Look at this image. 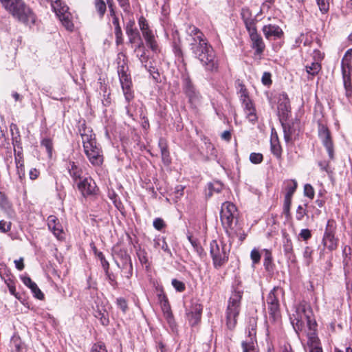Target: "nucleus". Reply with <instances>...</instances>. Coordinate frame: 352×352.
Here are the masks:
<instances>
[{
  "label": "nucleus",
  "instance_id": "nucleus-52",
  "mask_svg": "<svg viewBox=\"0 0 352 352\" xmlns=\"http://www.w3.org/2000/svg\"><path fill=\"white\" fill-rule=\"evenodd\" d=\"M119 3V6L122 8L124 12H130V3L129 0H117Z\"/></svg>",
  "mask_w": 352,
  "mask_h": 352
},
{
  "label": "nucleus",
  "instance_id": "nucleus-34",
  "mask_svg": "<svg viewBox=\"0 0 352 352\" xmlns=\"http://www.w3.org/2000/svg\"><path fill=\"white\" fill-rule=\"evenodd\" d=\"M95 8L99 14L100 17L102 18L107 10V6L104 0H95L94 1Z\"/></svg>",
  "mask_w": 352,
  "mask_h": 352
},
{
  "label": "nucleus",
  "instance_id": "nucleus-32",
  "mask_svg": "<svg viewBox=\"0 0 352 352\" xmlns=\"http://www.w3.org/2000/svg\"><path fill=\"white\" fill-rule=\"evenodd\" d=\"M336 228V223L333 219L328 220L323 237L335 236Z\"/></svg>",
  "mask_w": 352,
  "mask_h": 352
},
{
  "label": "nucleus",
  "instance_id": "nucleus-29",
  "mask_svg": "<svg viewBox=\"0 0 352 352\" xmlns=\"http://www.w3.org/2000/svg\"><path fill=\"white\" fill-rule=\"evenodd\" d=\"M117 256L122 261V267L121 268H127L129 267V271H131L132 269V263L131 260V257L129 254L124 250H120L117 253Z\"/></svg>",
  "mask_w": 352,
  "mask_h": 352
},
{
  "label": "nucleus",
  "instance_id": "nucleus-26",
  "mask_svg": "<svg viewBox=\"0 0 352 352\" xmlns=\"http://www.w3.org/2000/svg\"><path fill=\"white\" fill-rule=\"evenodd\" d=\"M94 315L100 320L103 326H107L109 324V314L105 308L97 306V309L94 310Z\"/></svg>",
  "mask_w": 352,
  "mask_h": 352
},
{
  "label": "nucleus",
  "instance_id": "nucleus-27",
  "mask_svg": "<svg viewBox=\"0 0 352 352\" xmlns=\"http://www.w3.org/2000/svg\"><path fill=\"white\" fill-rule=\"evenodd\" d=\"M153 245L156 249L162 250L169 257L173 256V254L164 237L155 238L153 241Z\"/></svg>",
  "mask_w": 352,
  "mask_h": 352
},
{
  "label": "nucleus",
  "instance_id": "nucleus-10",
  "mask_svg": "<svg viewBox=\"0 0 352 352\" xmlns=\"http://www.w3.org/2000/svg\"><path fill=\"white\" fill-rule=\"evenodd\" d=\"M84 152L87 155L90 163L95 166H99L102 165L103 162V155L102 154V150L99 145L94 144L90 148H85Z\"/></svg>",
  "mask_w": 352,
  "mask_h": 352
},
{
  "label": "nucleus",
  "instance_id": "nucleus-8",
  "mask_svg": "<svg viewBox=\"0 0 352 352\" xmlns=\"http://www.w3.org/2000/svg\"><path fill=\"white\" fill-rule=\"evenodd\" d=\"M236 212V208L232 203L226 201L222 204L220 218L224 228L226 229L232 228Z\"/></svg>",
  "mask_w": 352,
  "mask_h": 352
},
{
  "label": "nucleus",
  "instance_id": "nucleus-53",
  "mask_svg": "<svg viewBox=\"0 0 352 352\" xmlns=\"http://www.w3.org/2000/svg\"><path fill=\"white\" fill-rule=\"evenodd\" d=\"M11 222L6 221L4 220L0 221V231L7 232L10 230Z\"/></svg>",
  "mask_w": 352,
  "mask_h": 352
},
{
  "label": "nucleus",
  "instance_id": "nucleus-33",
  "mask_svg": "<svg viewBox=\"0 0 352 352\" xmlns=\"http://www.w3.org/2000/svg\"><path fill=\"white\" fill-rule=\"evenodd\" d=\"M159 146L160 148L162 160L164 163L168 164L170 162L169 152L167 146L163 140H160Z\"/></svg>",
  "mask_w": 352,
  "mask_h": 352
},
{
  "label": "nucleus",
  "instance_id": "nucleus-49",
  "mask_svg": "<svg viewBox=\"0 0 352 352\" xmlns=\"http://www.w3.org/2000/svg\"><path fill=\"white\" fill-rule=\"evenodd\" d=\"M153 225V227L157 230H162L166 226L164 220L161 218L155 219Z\"/></svg>",
  "mask_w": 352,
  "mask_h": 352
},
{
  "label": "nucleus",
  "instance_id": "nucleus-54",
  "mask_svg": "<svg viewBox=\"0 0 352 352\" xmlns=\"http://www.w3.org/2000/svg\"><path fill=\"white\" fill-rule=\"evenodd\" d=\"M313 251L311 250L309 247H306L305 248V251L303 252V256L306 259V263L309 265L311 261V255Z\"/></svg>",
  "mask_w": 352,
  "mask_h": 352
},
{
  "label": "nucleus",
  "instance_id": "nucleus-50",
  "mask_svg": "<svg viewBox=\"0 0 352 352\" xmlns=\"http://www.w3.org/2000/svg\"><path fill=\"white\" fill-rule=\"evenodd\" d=\"M317 3L322 12H326L329 10L328 0H317Z\"/></svg>",
  "mask_w": 352,
  "mask_h": 352
},
{
  "label": "nucleus",
  "instance_id": "nucleus-39",
  "mask_svg": "<svg viewBox=\"0 0 352 352\" xmlns=\"http://www.w3.org/2000/svg\"><path fill=\"white\" fill-rule=\"evenodd\" d=\"M131 87L132 85H129L126 88L124 87H122L125 100L128 103L130 102L134 98V94Z\"/></svg>",
  "mask_w": 352,
  "mask_h": 352
},
{
  "label": "nucleus",
  "instance_id": "nucleus-17",
  "mask_svg": "<svg viewBox=\"0 0 352 352\" xmlns=\"http://www.w3.org/2000/svg\"><path fill=\"white\" fill-rule=\"evenodd\" d=\"M263 32L267 39H278L284 36L282 29L276 25L269 24L263 27Z\"/></svg>",
  "mask_w": 352,
  "mask_h": 352
},
{
  "label": "nucleus",
  "instance_id": "nucleus-59",
  "mask_svg": "<svg viewBox=\"0 0 352 352\" xmlns=\"http://www.w3.org/2000/svg\"><path fill=\"white\" fill-rule=\"evenodd\" d=\"M112 23L115 27V34H120V32H122V29L119 24V19L117 16L113 17Z\"/></svg>",
  "mask_w": 352,
  "mask_h": 352
},
{
  "label": "nucleus",
  "instance_id": "nucleus-44",
  "mask_svg": "<svg viewBox=\"0 0 352 352\" xmlns=\"http://www.w3.org/2000/svg\"><path fill=\"white\" fill-rule=\"evenodd\" d=\"M256 321L254 318H252L249 320L248 332L249 336H254L256 334Z\"/></svg>",
  "mask_w": 352,
  "mask_h": 352
},
{
  "label": "nucleus",
  "instance_id": "nucleus-19",
  "mask_svg": "<svg viewBox=\"0 0 352 352\" xmlns=\"http://www.w3.org/2000/svg\"><path fill=\"white\" fill-rule=\"evenodd\" d=\"M241 19L248 30L256 28V19L252 16V13L248 8H243L241 11Z\"/></svg>",
  "mask_w": 352,
  "mask_h": 352
},
{
  "label": "nucleus",
  "instance_id": "nucleus-13",
  "mask_svg": "<svg viewBox=\"0 0 352 352\" xmlns=\"http://www.w3.org/2000/svg\"><path fill=\"white\" fill-rule=\"evenodd\" d=\"M79 133L82 138L83 148H89L93 145L96 144V140L95 138V134L93 133L92 130L87 127L85 124H82L79 128Z\"/></svg>",
  "mask_w": 352,
  "mask_h": 352
},
{
  "label": "nucleus",
  "instance_id": "nucleus-45",
  "mask_svg": "<svg viewBox=\"0 0 352 352\" xmlns=\"http://www.w3.org/2000/svg\"><path fill=\"white\" fill-rule=\"evenodd\" d=\"M117 306L122 311L123 313H126L128 309L127 302L124 298H118L116 300Z\"/></svg>",
  "mask_w": 352,
  "mask_h": 352
},
{
  "label": "nucleus",
  "instance_id": "nucleus-37",
  "mask_svg": "<svg viewBox=\"0 0 352 352\" xmlns=\"http://www.w3.org/2000/svg\"><path fill=\"white\" fill-rule=\"evenodd\" d=\"M17 174L20 179H22L25 177V167H24V160L23 159L16 160H15Z\"/></svg>",
  "mask_w": 352,
  "mask_h": 352
},
{
  "label": "nucleus",
  "instance_id": "nucleus-40",
  "mask_svg": "<svg viewBox=\"0 0 352 352\" xmlns=\"http://www.w3.org/2000/svg\"><path fill=\"white\" fill-rule=\"evenodd\" d=\"M250 160L252 164H258L263 160V156L260 153H252L250 155Z\"/></svg>",
  "mask_w": 352,
  "mask_h": 352
},
{
  "label": "nucleus",
  "instance_id": "nucleus-58",
  "mask_svg": "<svg viewBox=\"0 0 352 352\" xmlns=\"http://www.w3.org/2000/svg\"><path fill=\"white\" fill-rule=\"evenodd\" d=\"M261 81L265 85H270L272 83L271 74L269 72H264L261 78Z\"/></svg>",
  "mask_w": 352,
  "mask_h": 352
},
{
  "label": "nucleus",
  "instance_id": "nucleus-18",
  "mask_svg": "<svg viewBox=\"0 0 352 352\" xmlns=\"http://www.w3.org/2000/svg\"><path fill=\"white\" fill-rule=\"evenodd\" d=\"M286 97L283 95L278 102L277 111L278 116L283 127L284 138H286Z\"/></svg>",
  "mask_w": 352,
  "mask_h": 352
},
{
  "label": "nucleus",
  "instance_id": "nucleus-62",
  "mask_svg": "<svg viewBox=\"0 0 352 352\" xmlns=\"http://www.w3.org/2000/svg\"><path fill=\"white\" fill-rule=\"evenodd\" d=\"M300 236L303 240H307L311 236V231L309 229H302L300 231Z\"/></svg>",
  "mask_w": 352,
  "mask_h": 352
},
{
  "label": "nucleus",
  "instance_id": "nucleus-57",
  "mask_svg": "<svg viewBox=\"0 0 352 352\" xmlns=\"http://www.w3.org/2000/svg\"><path fill=\"white\" fill-rule=\"evenodd\" d=\"M138 256L139 260L141 263H142V264L148 263V261L146 252L144 250H140V252H138Z\"/></svg>",
  "mask_w": 352,
  "mask_h": 352
},
{
  "label": "nucleus",
  "instance_id": "nucleus-43",
  "mask_svg": "<svg viewBox=\"0 0 352 352\" xmlns=\"http://www.w3.org/2000/svg\"><path fill=\"white\" fill-rule=\"evenodd\" d=\"M12 144L14 148H21V138L19 132L12 133Z\"/></svg>",
  "mask_w": 352,
  "mask_h": 352
},
{
  "label": "nucleus",
  "instance_id": "nucleus-38",
  "mask_svg": "<svg viewBox=\"0 0 352 352\" xmlns=\"http://www.w3.org/2000/svg\"><path fill=\"white\" fill-rule=\"evenodd\" d=\"M320 65L318 63H312L310 65L306 66V71L309 74L314 76L320 70Z\"/></svg>",
  "mask_w": 352,
  "mask_h": 352
},
{
  "label": "nucleus",
  "instance_id": "nucleus-42",
  "mask_svg": "<svg viewBox=\"0 0 352 352\" xmlns=\"http://www.w3.org/2000/svg\"><path fill=\"white\" fill-rule=\"evenodd\" d=\"M41 146H44L46 148L47 152L49 155H52V141L50 138H45L41 141Z\"/></svg>",
  "mask_w": 352,
  "mask_h": 352
},
{
  "label": "nucleus",
  "instance_id": "nucleus-30",
  "mask_svg": "<svg viewBox=\"0 0 352 352\" xmlns=\"http://www.w3.org/2000/svg\"><path fill=\"white\" fill-rule=\"evenodd\" d=\"M241 100L244 107V111H253L255 109L252 100L250 99L248 93L245 90L241 91Z\"/></svg>",
  "mask_w": 352,
  "mask_h": 352
},
{
  "label": "nucleus",
  "instance_id": "nucleus-9",
  "mask_svg": "<svg viewBox=\"0 0 352 352\" xmlns=\"http://www.w3.org/2000/svg\"><path fill=\"white\" fill-rule=\"evenodd\" d=\"M290 320L296 332L301 329L305 321L309 322V316L305 305L299 304L296 306L295 313L292 314Z\"/></svg>",
  "mask_w": 352,
  "mask_h": 352
},
{
  "label": "nucleus",
  "instance_id": "nucleus-41",
  "mask_svg": "<svg viewBox=\"0 0 352 352\" xmlns=\"http://www.w3.org/2000/svg\"><path fill=\"white\" fill-rule=\"evenodd\" d=\"M172 285L175 289L177 292H182L185 290L186 286L185 284L177 279L172 280Z\"/></svg>",
  "mask_w": 352,
  "mask_h": 352
},
{
  "label": "nucleus",
  "instance_id": "nucleus-35",
  "mask_svg": "<svg viewBox=\"0 0 352 352\" xmlns=\"http://www.w3.org/2000/svg\"><path fill=\"white\" fill-rule=\"evenodd\" d=\"M11 208V204L4 192L0 191V208L4 210H8Z\"/></svg>",
  "mask_w": 352,
  "mask_h": 352
},
{
  "label": "nucleus",
  "instance_id": "nucleus-64",
  "mask_svg": "<svg viewBox=\"0 0 352 352\" xmlns=\"http://www.w3.org/2000/svg\"><path fill=\"white\" fill-rule=\"evenodd\" d=\"M222 189V185L220 183H214L210 186V190L211 192H220Z\"/></svg>",
  "mask_w": 352,
  "mask_h": 352
},
{
  "label": "nucleus",
  "instance_id": "nucleus-20",
  "mask_svg": "<svg viewBox=\"0 0 352 352\" xmlns=\"http://www.w3.org/2000/svg\"><path fill=\"white\" fill-rule=\"evenodd\" d=\"M307 346L309 352H323L319 338L315 331L310 330L307 333Z\"/></svg>",
  "mask_w": 352,
  "mask_h": 352
},
{
  "label": "nucleus",
  "instance_id": "nucleus-51",
  "mask_svg": "<svg viewBox=\"0 0 352 352\" xmlns=\"http://www.w3.org/2000/svg\"><path fill=\"white\" fill-rule=\"evenodd\" d=\"M246 114V118L249 120L250 122L252 123H255L257 121V116L256 114V110L253 109V111H245Z\"/></svg>",
  "mask_w": 352,
  "mask_h": 352
},
{
  "label": "nucleus",
  "instance_id": "nucleus-12",
  "mask_svg": "<svg viewBox=\"0 0 352 352\" xmlns=\"http://www.w3.org/2000/svg\"><path fill=\"white\" fill-rule=\"evenodd\" d=\"M318 135L323 145L325 146L331 160L334 157L333 145L329 129L324 125H320L318 129Z\"/></svg>",
  "mask_w": 352,
  "mask_h": 352
},
{
  "label": "nucleus",
  "instance_id": "nucleus-5",
  "mask_svg": "<svg viewBox=\"0 0 352 352\" xmlns=\"http://www.w3.org/2000/svg\"><path fill=\"white\" fill-rule=\"evenodd\" d=\"M51 6L65 28L68 31H73L74 25L72 22V16L69 12L68 6L60 0L52 1Z\"/></svg>",
  "mask_w": 352,
  "mask_h": 352
},
{
  "label": "nucleus",
  "instance_id": "nucleus-2",
  "mask_svg": "<svg viewBox=\"0 0 352 352\" xmlns=\"http://www.w3.org/2000/svg\"><path fill=\"white\" fill-rule=\"evenodd\" d=\"M2 6L20 21L26 25L35 22V16L32 10L25 6L21 0H0Z\"/></svg>",
  "mask_w": 352,
  "mask_h": 352
},
{
  "label": "nucleus",
  "instance_id": "nucleus-23",
  "mask_svg": "<svg viewBox=\"0 0 352 352\" xmlns=\"http://www.w3.org/2000/svg\"><path fill=\"white\" fill-rule=\"evenodd\" d=\"M351 50H348L343 59H342V75H343V78H344V86L346 87V89H347V82H346V76L347 75L349 74L350 72V65H349V60L351 58Z\"/></svg>",
  "mask_w": 352,
  "mask_h": 352
},
{
  "label": "nucleus",
  "instance_id": "nucleus-11",
  "mask_svg": "<svg viewBox=\"0 0 352 352\" xmlns=\"http://www.w3.org/2000/svg\"><path fill=\"white\" fill-rule=\"evenodd\" d=\"M202 305L197 301H191L190 307L186 310V315L191 326L197 324L201 317Z\"/></svg>",
  "mask_w": 352,
  "mask_h": 352
},
{
  "label": "nucleus",
  "instance_id": "nucleus-31",
  "mask_svg": "<svg viewBox=\"0 0 352 352\" xmlns=\"http://www.w3.org/2000/svg\"><path fill=\"white\" fill-rule=\"evenodd\" d=\"M322 243L329 250L333 251L338 248V239L335 236L323 237Z\"/></svg>",
  "mask_w": 352,
  "mask_h": 352
},
{
  "label": "nucleus",
  "instance_id": "nucleus-61",
  "mask_svg": "<svg viewBox=\"0 0 352 352\" xmlns=\"http://www.w3.org/2000/svg\"><path fill=\"white\" fill-rule=\"evenodd\" d=\"M98 257L100 258V259L101 261V263H102L103 268L107 272L108 270H109V264L108 261L105 259V258L102 252L99 253Z\"/></svg>",
  "mask_w": 352,
  "mask_h": 352
},
{
  "label": "nucleus",
  "instance_id": "nucleus-6",
  "mask_svg": "<svg viewBox=\"0 0 352 352\" xmlns=\"http://www.w3.org/2000/svg\"><path fill=\"white\" fill-rule=\"evenodd\" d=\"M183 90L190 107L197 109L202 104V96L189 77L184 78Z\"/></svg>",
  "mask_w": 352,
  "mask_h": 352
},
{
  "label": "nucleus",
  "instance_id": "nucleus-3",
  "mask_svg": "<svg viewBox=\"0 0 352 352\" xmlns=\"http://www.w3.org/2000/svg\"><path fill=\"white\" fill-rule=\"evenodd\" d=\"M230 248L223 241L212 240L210 243V254L214 267L219 270L228 261Z\"/></svg>",
  "mask_w": 352,
  "mask_h": 352
},
{
  "label": "nucleus",
  "instance_id": "nucleus-28",
  "mask_svg": "<svg viewBox=\"0 0 352 352\" xmlns=\"http://www.w3.org/2000/svg\"><path fill=\"white\" fill-rule=\"evenodd\" d=\"M67 169L69 175L74 181H77L80 178L82 170L78 167L74 162L69 161L67 164Z\"/></svg>",
  "mask_w": 352,
  "mask_h": 352
},
{
  "label": "nucleus",
  "instance_id": "nucleus-15",
  "mask_svg": "<svg viewBox=\"0 0 352 352\" xmlns=\"http://www.w3.org/2000/svg\"><path fill=\"white\" fill-rule=\"evenodd\" d=\"M248 32L252 41V48L256 50V54H261L264 51L265 45L262 37L258 34L256 28H253L252 30H248Z\"/></svg>",
  "mask_w": 352,
  "mask_h": 352
},
{
  "label": "nucleus",
  "instance_id": "nucleus-25",
  "mask_svg": "<svg viewBox=\"0 0 352 352\" xmlns=\"http://www.w3.org/2000/svg\"><path fill=\"white\" fill-rule=\"evenodd\" d=\"M125 66L121 65L118 67L119 79L122 87L126 88L129 85H132L131 78L125 69Z\"/></svg>",
  "mask_w": 352,
  "mask_h": 352
},
{
  "label": "nucleus",
  "instance_id": "nucleus-22",
  "mask_svg": "<svg viewBox=\"0 0 352 352\" xmlns=\"http://www.w3.org/2000/svg\"><path fill=\"white\" fill-rule=\"evenodd\" d=\"M22 282L23 284L31 289V292L34 294V296L39 300L44 298V294L38 287L37 285L28 276L21 277Z\"/></svg>",
  "mask_w": 352,
  "mask_h": 352
},
{
  "label": "nucleus",
  "instance_id": "nucleus-36",
  "mask_svg": "<svg viewBox=\"0 0 352 352\" xmlns=\"http://www.w3.org/2000/svg\"><path fill=\"white\" fill-rule=\"evenodd\" d=\"M269 312L270 316L272 318L274 321H276L279 318L278 312V303H274L268 306Z\"/></svg>",
  "mask_w": 352,
  "mask_h": 352
},
{
  "label": "nucleus",
  "instance_id": "nucleus-60",
  "mask_svg": "<svg viewBox=\"0 0 352 352\" xmlns=\"http://www.w3.org/2000/svg\"><path fill=\"white\" fill-rule=\"evenodd\" d=\"M296 131H299V122H296L294 124L293 129L291 127L287 128V142H289V135H292L293 133H295Z\"/></svg>",
  "mask_w": 352,
  "mask_h": 352
},
{
  "label": "nucleus",
  "instance_id": "nucleus-1",
  "mask_svg": "<svg viewBox=\"0 0 352 352\" xmlns=\"http://www.w3.org/2000/svg\"><path fill=\"white\" fill-rule=\"evenodd\" d=\"M186 33L190 38L189 45L194 56L199 60L206 71L217 72L219 60L212 47L208 43L203 32L195 25H188Z\"/></svg>",
  "mask_w": 352,
  "mask_h": 352
},
{
  "label": "nucleus",
  "instance_id": "nucleus-7",
  "mask_svg": "<svg viewBox=\"0 0 352 352\" xmlns=\"http://www.w3.org/2000/svg\"><path fill=\"white\" fill-rule=\"evenodd\" d=\"M138 24L146 45L153 52H157L159 50L158 45L147 21L144 16H140L138 19Z\"/></svg>",
  "mask_w": 352,
  "mask_h": 352
},
{
  "label": "nucleus",
  "instance_id": "nucleus-47",
  "mask_svg": "<svg viewBox=\"0 0 352 352\" xmlns=\"http://www.w3.org/2000/svg\"><path fill=\"white\" fill-rule=\"evenodd\" d=\"M304 194L306 197L313 199L314 197V190L311 185L305 184L304 187Z\"/></svg>",
  "mask_w": 352,
  "mask_h": 352
},
{
  "label": "nucleus",
  "instance_id": "nucleus-56",
  "mask_svg": "<svg viewBox=\"0 0 352 352\" xmlns=\"http://www.w3.org/2000/svg\"><path fill=\"white\" fill-rule=\"evenodd\" d=\"M138 56L139 58L140 61L141 62L142 65L147 69V61H148V56L146 54V52L144 50H142L141 54H138Z\"/></svg>",
  "mask_w": 352,
  "mask_h": 352
},
{
  "label": "nucleus",
  "instance_id": "nucleus-4",
  "mask_svg": "<svg viewBox=\"0 0 352 352\" xmlns=\"http://www.w3.org/2000/svg\"><path fill=\"white\" fill-rule=\"evenodd\" d=\"M242 296V291L235 289L230 297L226 309V325L230 330L234 329L236 325Z\"/></svg>",
  "mask_w": 352,
  "mask_h": 352
},
{
  "label": "nucleus",
  "instance_id": "nucleus-63",
  "mask_svg": "<svg viewBox=\"0 0 352 352\" xmlns=\"http://www.w3.org/2000/svg\"><path fill=\"white\" fill-rule=\"evenodd\" d=\"M173 51L175 54V56L181 58L183 56V52L181 48V46L179 44H177L176 43H174L173 45Z\"/></svg>",
  "mask_w": 352,
  "mask_h": 352
},
{
  "label": "nucleus",
  "instance_id": "nucleus-16",
  "mask_svg": "<svg viewBox=\"0 0 352 352\" xmlns=\"http://www.w3.org/2000/svg\"><path fill=\"white\" fill-rule=\"evenodd\" d=\"M47 226L54 235L59 240L63 239V226L56 216L50 215L47 218Z\"/></svg>",
  "mask_w": 352,
  "mask_h": 352
},
{
  "label": "nucleus",
  "instance_id": "nucleus-24",
  "mask_svg": "<svg viewBox=\"0 0 352 352\" xmlns=\"http://www.w3.org/2000/svg\"><path fill=\"white\" fill-rule=\"evenodd\" d=\"M134 25V21H131L127 23L126 27V33L129 36L130 43H135L137 39H140V33Z\"/></svg>",
  "mask_w": 352,
  "mask_h": 352
},
{
  "label": "nucleus",
  "instance_id": "nucleus-55",
  "mask_svg": "<svg viewBox=\"0 0 352 352\" xmlns=\"http://www.w3.org/2000/svg\"><path fill=\"white\" fill-rule=\"evenodd\" d=\"M91 352H107L105 346L102 343L94 344Z\"/></svg>",
  "mask_w": 352,
  "mask_h": 352
},
{
  "label": "nucleus",
  "instance_id": "nucleus-48",
  "mask_svg": "<svg viewBox=\"0 0 352 352\" xmlns=\"http://www.w3.org/2000/svg\"><path fill=\"white\" fill-rule=\"evenodd\" d=\"M250 257L253 264L258 263L261 259V254L256 249H253L250 253Z\"/></svg>",
  "mask_w": 352,
  "mask_h": 352
},
{
  "label": "nucleus",
  "instance_id": "nucleus-21",
  "mask_svg": "<svg viewBox=\"0 0 352 352\" xmlns=\"http://www.w3.org/2000/svg\"><path fill=\"white\" fill-rule=\"evenodd\" d=\"M158 300L160 302L161 309L167 319H170L173 318V314L170 309V305L169 304L168 300L166 294L161 291L160 294L157 295Z\"/></svg>",
  "mask_w": 352,
  "mask_h": 352
},
{
  "label": "nucleus",
  "instance_id": "nucleus-14",
  "mask_svg": "<svg viewBox=\"0 0 352 352\" xmlns=\"http://www.w3.org/2000/svg\"><path fill=\"white\" fill-rule=\"evenodd\" d=\"M78 188L84 197L93 195L96 192V185L91 178H85L78 184Z\"/></svg>",
  "mask_w": 352,
  "mask_h": 352
},
{
  "label": "nucleus",
  "instance_id": "nucleus-46",
  "mask_svg": "<svg viewBox=\"0 0 352 352\" xmlns=\"http://www.w3.org/2000/svg\"><path fill=\"white\" fill-rule=\"evenodd\" d=\"M271 151L272 153L277 157L280 158L281 155V147L279 143H271Z\"/></svg>",
  "mask_w": 352,
  "mask_h": 352
}]
</instances>
